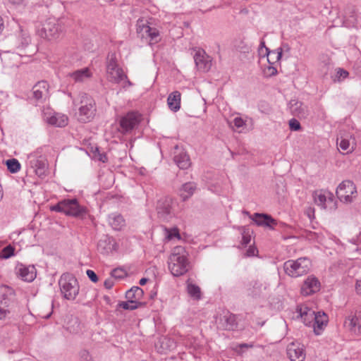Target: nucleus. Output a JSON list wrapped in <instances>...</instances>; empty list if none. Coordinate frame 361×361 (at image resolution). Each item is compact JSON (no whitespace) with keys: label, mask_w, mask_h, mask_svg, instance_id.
Instances as JSON below:
<instances>
[{"label":"nucleus","mask_w":361,"mask_h":361,"mask_svg":"<svg viewBox=\"0 0 361 361\" xmlns=\"http://www.w3.org/2000/svg\"><path fill=\"white\" fill-rule=\"evenodd\" d=\"M296 312L305 325L312 326L316 335L322 334L328 324L329 317L326 313L324 312L316 313L307 304L299 305Z\"/></svg>","instance_id":"nucleus-1"},{"label":"nucleus","mask_w":361,"mask_h":361,"mask_svg":"<svg viewBox=\"0 0 361 361\" xmlns=\"http://www.w3.org/2000/svg\"><path fill=\"white\" fill-rule=\"evenodd\" d=\"M168 267L174 276H180L186 274L190 269V262L188 252L182 246L175 247L168 259Z\"/></svg>","instance_id":"nucleus-2"},{"label":"nucleus","mask_w":361,"mask_h":361,"mask_svg":"<svg viewBox=\"0 0 361 361\" xmlns=\"http://www.w3.org/2000/svg\"><path fill=\"white\" fill-rule=\"evenodd\" d=\"M51 211L63 213L66 216L85 219L88 216V209L80 204L76 198H68L59 201L51 207Z\"/></svg>","instance_id":"nucleus-3"},{"label":"nucleus","mask_w":361,"mask_h":361,"mask_svg":"<svg viewBox=\"0 0 361 361\" xmlns=\"http://www.w3.org/2000/svg\"><path fill=\"white\" fill-rule=\"evenodd\" d=\"M74 106L78 107V119L82 123L90 121L96 113L94 99L86 93L80 92L73 99Z\"/></svg>","instance_id":"nucleus-4"},{"label":"nucleus","mask_w":361,"mask_h":361,"mask_svg":"<svg viewBox=\"0 0 361 361\" xmlns=\"http://www.w3.org/2000/svg\"><path fill=\"white\" fill-rule=\"evenodd\" d=\"M106 73L108 80L114 83L120 84L123 82L124 88L132 86V82L128 79L127 75L117 63L116 54H109L106 61Z\"/></svg>","instance_id":"nucleus-5"},{"label":"nucleus","mask_w":361,"mask_h":361,"mask_svg":"<svg viewBox=\"0 0 361 361\" xmlns=\"http://www.w3.org/2000/svg\"><path fill=\"white\" fill-rule=\"evenodd\" d=\"M59 285L63 298L67 300H75L79 294L80 286L77 279L70 273L61 275Z\"/></svg>","instance_id":"nucleus-6"},{"label":"nucleus","mask_w":361,"mask_h":361,"mask_svg":"<svg viewBox=\"0 0 361 361\" xmlns=\"http://www.w3.org/2000/svg\"><path fill=\"white\" fill-rule=\"evenodd\" d=\"M311 261L307 257L296 260H288L284 263L285 272L291 277H299L306 274L311 268Z\"/></svg>","instance_id":"nucleus-7"},{"label":"nucleus","mask_w":361,"mask_h":361,"mask_svg":"<svg viewBox=\"0 0 361 361\" xmlns=\"http://www.w3.org/2000/svg\"><path fill=\"white\" fill-rule=\"evenodd\" d=\"M61 30L58 20L55 18H49L37 27L36 32L41 38L51 40L59 37Z\"/></svg>","instance_id":"nucleus-8"},{"label":"nucleus","mask_w":361,"mask_h":361,"mask_svg":"<svg viewBox=\"0 0 361 361\" xmlns=\"http://www.w3.org/2000/svg\"><path fill=\"white\" fill-rule=\"evenodd\" d=\"M336 194L338 200L345 204L353 202L358 196L356 185L349 180H343L338 185Z\"/></svg>","instance_id":"nucleus-9"},{"label":"nucleus","mask_w":361,"mask_h":361,"mask_svg":"<svg viewBox=\"0 0 361 361\" xmlns=\"http://www.w3.org/2000/svg\"><path fill=\"white\" fill-rule=\"evenodd\" d=\"M26 165L29 170L35 173L37 176H45L47 169V162L44 156L41 152L36 151L27 155Z\"/></svg>","instance_id":"nucleus-10"},{"label":"nucleus","mask_w":361,"mask_h":361,"mask_svg":"<svg viewBox=\"0 0 361 361\" xmlns=\"http://www.w3.org/2000/svg\"><path fill=\"white\" fill-rule=\"evenodd\" d=\"M314 203L322 209L334 210L336 203L334 194L327 190H317L312 192Z\"/></svg>","instance_id":"nucleus-11"},{"label":"nucleus","mask_w":361,"mask_h":361,"mask_svg":"<svg viewBox=\"0 0 361 361\" xmlns=\"http://www.w3.org/2000/svg\"><path fill=\"white\" fill-rule=\"evenodd\" d=\"M176 202L171 197H165L158 200L157 212L159 219L169 221L175 216Z\"/></svg>","instance_id":"nucleus-12"},{"label":"nucleus","mask_w":361,"mask_h":361,"mask_svg":"<svg viewBox=\"0 0 361 361\" xmlns=\"http://www.w3.org/2000/svg\"><path fill=\"white\" fill-rule=\"evenodd\" d=\"M136 27L137 32L142 38L148 39L152 43H157L160 40L159 31L156 27H151L147 20L138 19Z\"/></svg>","instance_id":"nucleus-13"},{"label":"nucleus","mask_w":361,"mask_h":361,"mask_svg":"<svg viewBox=\"0 0 361 361\" xmlns=\"http://www.w3.org/2000/svg\"><path fill=\"white\" fill-rule=\"evenodd\" d=\"M243 319V316H236L229 312H224L219 317L217 323L219 326L223 329L235 331L244 328V326H240L239 324Z\"/></svg>","instance_id":"nucleus-14"},{"label":"nucleus","mask_w":361,"mask_h":361,"mask_svg":"<svg viewBox=\"0 0 361 361\" xmlns=\"http://www.w3.org/2000/svg\"><path fill=\"white\" fill-rule=\"evenodd\" d=\"M140 121V114L131 111L123 116L120 119V130L123 134L130 133Z\"/></svg>","instance_id":"nucleus-15"},{"label":"nucleus","mask_w":361,"mask_h":361,"mask_svg":"<svg viewBox=\"0 0 361 361\" xmlns=\"http://www.w3.org/2000/svg\"><path fill=\"white\" fill-rule=\"evenodd\" d=\"M43 118L50 126L63 128L68 125V118L66 115L47 109L43 112Z\"/></svg>","instance_id":"nucleus-16"},{"label":"nucleus","mask_w":361,"mask_h":361,"mask_svg":"<svg viewBox=\"0 0 361 361\" xmlns=\"http://www.w3.org/2000/svg\"><path fill=\"white\" fill-rule=\"evenodd\" d=\"M287 355L291 361H304L306 357L304 345L293 342L287 347Z\"/></svg>","instance_id":"nucleus-17"},{"label":"nucleus","mask_w":361,"mask_h":361,"mask_svg":"<svg viewBox=\"0 0 361 361\" xmlns=\"http://www.w3.org/2000/svg\"><path fill=\"white\" fill-rule=\"evenodd\" d=\"M337 145L343 153L350 154L356 148V140L354 135L345 134L337 139Z\"/></svg>","instance_id":"nucleus-18"},{"label":"nucleus","mask_w":361,"mask_h":361,"mask_svg":"<svg viewBox=\"0 0 361 361\" xmlns=\"http://www.w3.org/2000/svg\"><path fill=\"white\" fill-rule=\"evenodd\" d=\"M320 289V282L314 276H308L301 286V294L303 295H312Z\"/></svg>","instance_id":"nucleus-19"},{"label":"nucleus","mask_w":361,"mask_h":361,"mask_svg":"<svg viewBox=\"0 0 361 361\" xmlns=\"http://www.w3.org/2000/svg\"><path fill=\"white\" fill-rule=\"evenodd\" d=\"M16 269L18 276L25 281H32L37 275L36 269L34 265L19 264Z\"/></svg>","instance_id":"nucleus-20"},{"label":"nucleus","mask_w":361,"mask_h":361,"mask_svg":"<svg viewBox=\"0 0 361 361\" xmlns=\"http://www.w3.org/2000/svg\"><path fill=\"white\" fill-rule=\"evenodd\" d=\"M115 240L109 235L103 236L97 243V250L104 255H108L116 249Z\"/></svg>","instance_id":"nucleus-21"},{"label":"nucleus","mask_w":361,"mask_h":361,"mask_svg":"<svg viewBox=\"0 0 361 361\" xmlns=\"http://www.w3.org/2000/svg\"><path fill=\"white\" fill-rule=\"evenodd\" d=\"M250 218L259 226L272 229L277 224L275 219L266 214L255 213L252 215H250Z\"/></svg>","instance_id":"nucleus-22"},{"label":"nucleus","mask_w":361,"mask_h":361,"mask_svg":"<svg viewBox=\"0 0 361 361\" xmlns=\"http://www.w3.org/2000/svg\"><path fill=\"white\" fill-rule=\"evenodd\" d=\"M32 90L33 97L37 102H43L49 97V85L46 81L38 82Z\"/></svg>","instance_id":"nucleus-23"},{"label":"nucleus","mask_w":361,"mask_h":361,"mask_svg":"<svg viewBox=\"0 0 361 361\" xmlns=\"http://www.w3.org/2000/svg\"><path fill=\"white\" fill-rule=\"evenodd\" d=\"M344 326L350 332L361 335V324L356 314L351 313L347 316L344 321Z\"/></svg>","instance_id":"nucleus-24"},{"label":"nucleus","mask_w":361,"mask_h":361,"mask_svg":"<svg viewBox=\"0 0 361 361\" xmlns=\"http://www.w3.org/2000/svg\"><path fill=\"white\" fill-rule=\"evenodd\" d=\"M259 54L261 57L267 56V62L270 65H273L281 59L282 50L279 49L277 50L269 51L268 48L264 49L263 47H261L259 49Z\"/></svg>","instance_id":"nucleus-25"},{"label":"nucleus","mask_w":361,"mask_h":361,"mask_svg":"<svg viewBox=\"0 0 361 361\" xmlns=\"http://www.w3.org/2000/svg\"><path fill=\"white\" fill-rule=\"evenodd\" d=\"M70 78L75 82H85L92 77L90 68H83L69 73Z\"/></svg>","instance_id":"nucleus-26"},{"label":"nucleus","mask_w":361,"mask_h":361,"mask_svg":"<svg viewBox=\"0 0 361 361\" xmlns=\"http://www.w3.org/2000/svg\"><path fill=\"white\" fill-rule=\"evenodd\" d=\"M181 94L178 91L171 92L167 98L169 108L173 112L178 111L180 108Z\"/></svg>","instance_id":"nucleus-27"},{"label":"nucleus","mask_w":361,"mask_h":361,"mask_svg":"<svg viewBox=\"0 0 361 361\" xmlns=\"http://www.w3.org/2000/svg\"><path fill=\"white\" fill-rule=\"evenodd\" d=\"M290 109L293 114L298 117H305L307 116V109L302 102L292 100L290 102Z\"/></svg>","instance_id":"nucleus-28"},{"label":"nucleus","mask_w":361,"mask_h":361,"mask_svg":"<svg viewBox=\"0 0 361 361\" xmlns=\"http://www.w3.org/2000/svg\"><path fill=\"white\" fill-rule=\"evenodd\" d=\"M196 189V185L194 183L189 182L183 184L179 190V195L183 201L187 200L190 197Z\"/></svg>","instance_id":"nucleus-29"},{"label":"nucleus","mask_w":361,"mask_h":361,"mask_svg":"<svg viewBox=\"0 0 361 361\" xmlns=\"http://www.w3.org/2000/svg\"><path fill=\"white\" fill-rule=\"evenodd\" d=\"M143 294L144 291L141 288L133 286L126 293V298L135 301L136 303H142L140 300L142 299Z\"/></svg>","instance_id":"nucleus-30"},{"label":"nucleus","mask_w":361,"mask_h":361,"mask_svg":"<svg viewBox=\"0 0 361 361\" xmlns=\"http://www.w3.org/2000/svg\"><path fill=\"white\" fill-rule=\"evenodd\" d=\"M173 160L178 167L180 169H186L190 165L189 157L184 152H181L179 154H176Z\"/></svg>","instance_id":"nucleus-31"},{"label":"nucleus","mask_w":361,"mask_h":361,"mask_svg":"<svg viewBox=\"0 0 361 361\" xmlns=\"http://www.w3.org/2000/svg\"><path fill=\"white\" fill-rule=\"evenodd\" d=\"M109 223L113 229L119 231L125 225V221L123 216L118 214H111L109 215Z\"/></svg>","instance_id":"nucleus-32"},{"label":"nucleus","mask_w":361,"mask_h":361,"mask_svg":"<svg viewBox=\"0 0 361 361\" xmlns=\"http://www.w3.org/2000/svg\"><path fill=\"white\" fill-rule=\"evenodd\" d=\"M66 329L72 334H77L80 330V322L77 317L71 316L66 322Z\"/></svg>","instance_id":"nucleus-33"},{"label":"nucleus","mask_w":361,"mask_h":361,"mask_svg":"<svg viewBox=\"0 0 361 361\" xmlns=\"http://www.w3.org/2000/svg\"><path fill=\"white\" fill-rule=\"evenodd\" d=\"M191 54L193 56L195 66L198 69L203 67V49L200 48H194L191 50Z\"/></svg>","instance_id":"nucleus-34"},{"label":"nucleus","mask_w":361,"mask_h":361,"mask_svg":"<svg viewBox=\"0 0 361 361\" xmlns=\"http://www.w3.org/2000/svg\"><path fill=\"white\" fill-rule=\"evenodd\" d=\"M180 235L177 228H166L165 229V239L167 241L173 240H180Z\"/></svg>","instance_id":"nucleus-35"},{"label":"nucleus","mask_w":361,"mask_h":361,"mask_svg":"<svg viewBox=\"0 0 361 361\" xmlns=\"http://www.w3.org/2000/svg\"><path fill=\"white\" fill-rule=\"evenodd\" d=\"M189 295L194 300H200L201 298L200 288L195 284L189 283L187 287Z\"/></svg>","instance_id":"nucleus-36"},{"label":"nucleus","mask_w":361,"mask_h":361,"mask_svg":"<svg viewBox=\"0 0 361 361\" xmlns=\"http://www.w3.org/2000/svg\"><path fill=\"white\" fill-rule=\"evenodd\" d=\"M6 164L8 170L12 173H17L20 169V164L16 159H8L6 161Z\"/></svg>","instance_id":"nucleus-37"},{"label":"nucleus","mask_w":361,"mask_h":361,"mask_svg":"<svg viewBox=\"0 0 361 361\" xmlns=\"http://www.w3.org/2000/svg\"><path fill=\"white\" fill-rule=\"evenodd\" d=\"M142 303H136V302L127 300V301L121 302L118 305L120 307L126 310H134L137 309Z\"/></svg>","instance_id":"nucleus-38"},{"label":"nucleus","mask_w":361,"mask_h":361,"mask_svg":"<svg viewBox=\"0 0 361 361\" xmlns=\"http://www.w3.org/2000/svg\"><path fill=\"white\" fill-rule=\"evenodd\" d=\"M14 255L15 247L11 245H8L0 252V258L6 259L14 256Z\"/></svg>","instance_id":"nucleus-39"},{"label":"nucleus","mask_w":361,"mask_h":361,"mask_svg":"<svg viewBox=\"0 0 361 361\" xmlns=\"http://www.w3.org/2000/svg\"><path fill=\"white\" fill-rule=\"evenodd\" d=\"M11 311L8 306L6 305V302H0V320L4 319L9 317Z\"/></svg>","instance_id":"nucleus-40"},{"label":"nucleus","mask_w":361,"mask_h":361,"mask_svg":"<svg viewBox=\"0 0 361 361\" xmlns=\"http://www.w3.org/2000/svg\"><path fill=\"white\" fill-rule=\"evenodd\" d=\"M254 347L252 343H240L234 345L232 349L238 355H242L244 353V349L252 348Z\"/></svg>","instance_id":"nucleus-41"},{"label":"nucleus","mask_w":361,"mask_h":361,"mask_svg":"<svg viewBox=\"0 0 361 361\" xmlns=\"http://www.w3.org/2000/svg\"><path fill=\"white\" fill-rule=\"evenodd\" d=\"M336 74L334 78V81H341L348 76V72L342 68L336 69Z\"/></svg>","instance_id":"nucleus-42"},{"label":"nucleus","mask_w":361,"mask_h":361,"mask_svg":"<svg viewBox=\"0 0 361 361\" xmlns=\"http://www.w3.org/2000/svg\"><path fill=\"white\" fill-rule=\"evenodd\" d=\"M126 271L122 269H114L111 272V276L114 279H121L125 277Z\"/></svg>","instance_id":"nucleus-43"},{"label":"nucleus","mask_w":361,"mask_h":361,"mask_svg":"<svg viewBox=\"0 0 361 361\" xmlns=\"http://www.w3.org/2000/svg\"><path fill=\"white\" fill-rule=\"evenodd\" d=\"M231 125L238 130L245 126V121L241 117L236 116L233 118V121L231 123Z\"/></svg>","instance_id":"nucleus-44"},{"label":"nucleus","mask_w":361,"mask_h":361,"mask_svg":"<svg viewBox=\"0 0 361 361\" xmlns=\"http://www.w3.org/2000/svg\"><path fill=\"white\" fill-rule=\"evenodd\" d=\"M263 72L267 77H271L275 75L277 73V70L275 67L269 64V66L264 68Z\"/></svg>","instance_id":"nucleus-45"},{"label":"nucleus","mask_w":361,"mask_h":361,"mask_svg":"<svg viewBox=\"0 0 361 361\" xmlns=\"http://www.w3.org/2000/svg\"><path fill=\"white\" fill-rule=\"evenodd\" d=\"M80 358L81 361H92V356L86 350H81L80 353Z\"/></svg>","instance_id":"nucleus-46"},{"label":"nucleus","mask_w":361,"mask_h":361,"mask_svg":"<svg viewBox=\"0 0 361 361\" xmlns=\"http://www.w3.org/2000/svg\"><path fill=\"white\" fill-rule=\"evenodd\" d=\"M289 126L293 130H299L301 128L299 121L295 118H292L289 121Z\"/></svg>","instance_id":"nucleus-47"},{"label":"nucleus","mask_w":361,"mask_h":361,"mask_svg":"<svg viewBox=\"0 0 361 361\" xmlns=\"http://www.w3.org/2000/svg\"><path fill=\"white\" fill-rule=\"evenodd\" d=\"M94 157L98 159L100 161L105 163L107 161V157L105 154L100 153L98 148L96 149Z\"/></svg>","instance_id":"nucleus-48"},{"label":"nucleus","mask_w":361,"mask_h":361,"mask_svg":"<svg viewBox=\"0 0 361 361\" xmlns=\"http://www.w3.org/2000/svg\"><path fill=\"white\" fill-rule=\"evenodd\" d=\"M115 283V279L113 277L106 279L104 282V286L106 289H111Z\"/></svg>","instance_id":"nucleus-49"},{"label":"nucleus","mask_w":361,"mask_h":361,"mask_svg":"<svg viewBox=\"0 0 361 361\" xmlns=\"http://www.w3.org/2000/svg\"><path fill=\"white\" fill-rule=\"evenodd\" d=\"M87 276L92 282H97L98 281L97 275L92 270L87 269L86 271Z\"/></svg>","instance_id":"nucleus-50"},{"label":"nucleus","mask_w":361,"mask_h":361,"mask_svg":"<svg viewBox=\"0 0 361 361\" xmlns=\"http://www.w3.org/2000/svg\"><path fill=\"white\" fill-rule=\"evenodd\" d=\"M250 240L251 236L249 234L244 233L243 234L242 244L244 245H247V244L250 243Z\"/></svg>","instance_id":"nucleus-51"},{"label":"nucleus","mask_w":361,"mask_h":361,"mask_svg":"<svg viewBox=\"0 0 361 361\" xmlns=\"http://www.w3.org/2000/svg\"><path fill=\"white\" fill-rule=\"evenodd\" d=\"M257 252L258 251L256 247H250L249 249L246 252V256H247V257L255 256L257 255Z\"/></svg>","instance_id":"nucleus-52"},{"label":"nucleus","mask_w":361,"mask_h":361,"mask_svg":"<svg viewBox=\"0 0 361 361\" xmlns=\"http://www.w3.org/2000/svg\"><path fill=\"white\" fill-rule=\"evenodd\" d=\"M30 42V37L29 35L23 34L22 36V46L25 47Z\"/></svg>","instance_id":"nucleus-53"},{"label":"nucleus","mask_w":361,"mask_h":361,"mask_svg":"<svg viewBox=\"0 0 361 361\" xmlns=\"http://www.w3.org/2000/svg\"><path fill=\"white\" fill-rule=\"evenodd\" d=\"M355 290L357 294L361 295V280L356 282Z\"/></svg>","instance_id":"nucleus-54"},{"label":"nucleus","mask_w":361,"mask_h":361,"mask_svg":"<svg viewBox=\"0 0 361 361\" xmlns=\"http://www.w3.org/2000/svg\"><path fill=\"white\" fill-rule=\"evenodd\" d=\"M9 2L13 5H21L24 2V0H8Z\"/></svg>","instance_id":"nucleus-55"},{"label":"nucleus","mask_w":361,"mask_h":361,"mask_svg":"<svg viewBox=\"0 0 361 361\" xmlns=\"http://www.w3.org/2000/svg\"><path fill=\"white\" fill-rule=\"evenodd\" d=\"M148 279L147 278H142L140 280V285L141 286H144L145 284H146V283L147 282Z\"/></svg>","instance_id":"nucleus-56"},{"label":"nucleus","mask_w":361,"mask_h":361,"mask_svg":"<svg viewBox=\"0 0 361 361\" xmlns=\"http://www.w3.org/2000/svg\"><path fill=\"white\" fill-rule=\"evenodd\" d=\"M4 28V25L3 22V19L0 17V34L2 32Z\"/></svg>","instance_id":"nucleus-57"},{"label":"nucleus","mask_w":361,"mask_h":361,"mask_svg":"<svg viewBox=\"0 0 361 361\" xmlns=\"http://www.w3.org/2000/svg\"><path fill=\"white\" fill-rule=\"evenodd\" d=\"M209 56H207V58L204 57V68L207 66V63L209 61Z\"/></svg>","instance_id":"nucleus-58"},{"label":"nucleus","mask_w":361,"mask_h":361,"mask_svg":"<svg viewBox=\"0 0 361 361\" xmlns=\"http://www.w3.org/2000/svg\"><path fill=\"white\" fill-rule=\"evenodd\" d=\"M261 47H263V49H264L265 48H267V47H265V43H264V41H262V42H261L260 47H259V48H261Z\"/></svg>","instance_id":"nucleus-59"},{"label":"nucleus","mask_w":361,"mask_h":361,"mask_svg":"<svg viewBox=\"0 0 361 361\" xmlns=\"http://www.w3.org/2000/svg\"><path fill=\"white\" fill-rule=\"evenodd\" d=\"M51 314H48L47 316L44 317V318L48 319L50 317Z\"/></svg>","instance_id":"nucleus-60"},{"label":"nucleus","mask_w":361,"mask_h":361,"mask_svg":"<svg viewBox=\"0 0 361 361\" xmlns=\"http://www.w3.org/2000/svg\"><path fill=\"white\" fill-rule=\"evenodd\" d=\"M2 103H3V100L1 99H0V106H1Z\"/></svg>","instance_id":"nucleus-61"},{"label":"nucleus","mask_w":361,"mask_h":361,"mask_svg":"<svg viewBox=\"0 0 361 361\" xmlns=\"http://www.w3.org/2000/svg\"><path fill=\"white\" fill-rule=\"evenodd\" d=\"M130 145L132 147L133 146V141L132 140L130 142Z\"/></svg>","instance_id":"nucleus-62"},{"label":"nucleus","mask_w":361,"mask_h":361,"mask_svg":"<svg viewBox=\"0 0 361 361\" xmlns=\"http://www.w3.org/2000/svg\"><path fill=\"white\" fill-rule=\"evenodd\" d=\"M1 197H2V193H1V192L0 191V198H1Z\"/></svg>","instance_id":"nucleus-63"}]
</instances>
